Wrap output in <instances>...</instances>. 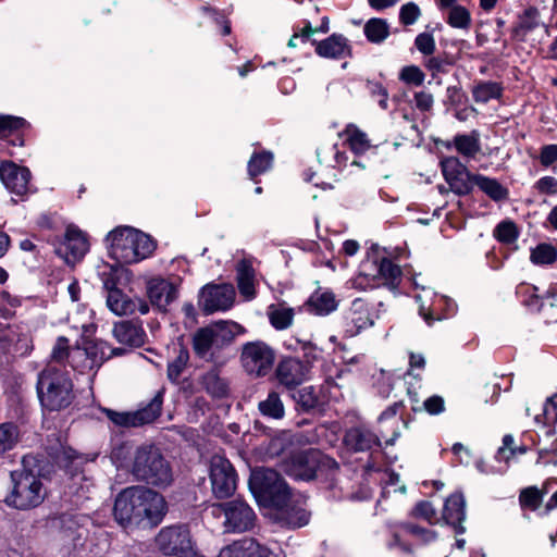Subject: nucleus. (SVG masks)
<instances>
[{
    "mask_svg": "<svg viewBox=\"0 0 557 557\" xmlns=\"http://www.w3.org/2000/svg\"><path fill=\"white\" fill-rule=\"evenodd\" d=\"M168 512L165 498L158 492L140 485L122 490L115 497L113 516L125 530L152 529Z\"/></svg>",
    "mask_w": 557,
    "mask_h": 557,
    "instance_id": "f257e3e1",
    "label": "nucleus"
},
{
    "mask_svg": "<svg viewBox=\"0 0 557 557\" xmlns=\"http://www.w3.org/2000/svg\"><path fill=\"white\" fill-rule=\"evenodd\" d=\"M49 463L36 456H25L22 468L10 474L12 488L5 496L4 503L18 510H28L38 507L47 495L41 482L46 475Z\"/></svg>",
    "mask_w": 557,
    "mask_h": 557,
    "instance_id": "f03ea898",
    "label": "nucleus"
},
{
    "mask_svg": "<svg viewBox=\"0 0 557 557\" xmlns=\"http://www.w3.org/2000/svg\"><path fill=\"white\" fill-rule=\"evenodd\" d=\"M129 472L136 481L161 490L171 486L174 481L170 461L154 445L136 447L132 456Z\"/></svg>",
    "mask_w": 557,
    "mask_h": 557,
    "instance_id": "7ed1b4c3",
    "label": "nucleus"
},
{
    "mask_svg": "<svg viewBox=\"0 0 557 557\" xmlns=\"http://www.w3.org/2000/svg\"><path fill=\"white\" fill-rule=\"evenodd\" d=\"M249 488L257 502L264 507H274L288 513L290 491L278 472L270 468H257L251 471Z\"/></svg>",
    "mask_w": 557,
    "mask_h": 557,
    "instance_id": "20e7f679",
    "label": "nucleus"
},
{
    "mask_svg": "<svg viewBox=\"0 0 557 557\" xmlns=\"http://www.w3.org/2000/svg\"><path fill=\"white\" fill-rule=\"evenodd\" d=\"M37 392L42 407L50 411L66 408L74 399L72 380L51 364L39 374Z\"/></svg>",
    "mask_w": 557,
    "mask_h": 557,
    "instance_id": "39448f33",
    "label": "nucleus"
},
{
    "mask_svg": "<svg viewBox=\"0 0 557 557\" xmlns=\"http://www.w3.org/2000/svg\"><path fill=\"white\" fill-rule=\"evenodd\" d=\"M163 393L159 391L145 406L134 411H117L101 408V412L109 420L111 428L126 430L152 423L162 411Z\"/></svg>",
    "mask_w": 557,
    "mask_h": 557,
    "instance_id": "423d86ee",
    "label": "nucleus"
},
{
    "mask_svg": "<svg viewBox=\"0 0 557 557\" xmlns=\"http://www.w3.org/2000/svg\"><path fill=\"white\" fill-rule=\"evenodd\" d=\"M156 546L165 556L199 557L186 524L162 528L157 534Z\"/></svg>",
    "mask_w": 557,
    "mask_h": 557,
    "instance_id": "0eeeda50",
    "label": "nucleus"
},
{
    "mask_svg": "<svg viewBox=\"0 0 557 557\" xmlns=\"http://www.w3.org/2000/svg\"><path fill=\"white\" fill-rule=\"evenodd\" d=\"M127 350L122 347L113 348L104 341H86L83 347L72 349V368L92 370L99 368L104 360L113 356H122Z\"/></svg>",
    "mask_w": 557,
    "mask_h": 557,
    "instance_id": "6e6552de",
    "label": "nucleus"
},
{
    "mask_svg": "<svg viewBox=\"0 0 557 557\" xmlns=\"http://www.w3.org/2000/svg\"><path fill=\"white\" fill-rule=\"evenodd\" d=\"M433 107L434 97L431 92L425 90L416 91L413 94V99L405 103V106L399 103L393 119L397 120L400 117L403 120L405 125L401 137L404 139L413 141L419 137V128L416 122L417 114L414 111H419L424 117H426V115L433 110Z\"/></svg>",
    "mask_w": 557,
    "mask_h": 557,
    "instance_id": "1a4fd4ad",
    "label": "nucleus"
},
{
    "mask_svg": "<svg viewBox=\"0 0 557 557\" xmlns=\"http://www.w3.org/2000/svg\"><path fill=\"white\" fill-rule=\"evenodd\" d=\"M209 478L215 498L231 497L237 486V474L233 465L224 457L214 455L210 460Z\"/></svg>",
    "mask_w": 557,
    "mask_h": 557,
    "instance_id": "9d476101",
    "label": "nucleus"
},
{
    "mask_svg": "<svg viewBox=\"0 0 557 557\" xmlns=\"http://www.w3.org/2000/svg\"><path fill=\"white\" fill-rule=\"evenodd\" d=\"M322 455L317 449H306L292 454L283 460V472L296 480L309 481L315 478Z\"/></svg>",
    "mask_w": 557,
    "mask_h": 557,
    "instance_id": "9b49d317",
    "label": "nucleus"
},
{
    "mask_svg": "<svg viewBox=\"0 0 557 557\" xmlns=\"http://www.w3.org/2000/svg\"><path fill=\"white\" fill-rule=\"evenodd\" d=\"M103 287L108 292L107 306L117 315H131L136 312L147 314L149 312V304L139 297L132 298L122 289L116 287L114 278L108 277L103 282Z\"/></svg>",
    "mask_w": 557,
    "mask_h": 557,
    "instance_id": "f8f14e48",
    "label": "nucleus"
},
{
    "mask_svg": "<svg viewBox=\"0 0 557 557\" xmlns=\"http://www.w3.org/2000/svg\"><path fill=\"white\" fill-rule=\"evenodd\" d=\"M274 358V350L263 342L247 343L242 350L245 370L256 376L267 375L273 366Z\"/></svg>",
    "mask_w": 557,
    "mask_h": 557,
    "instance_id": "ddd939ff",
    "label": "nucleus"
},
{
    "mask_svg": "<svg viewBox=\"0 0 557 557\" xmlns=\"http://www.w3.org/2000/svg\"><path fill=\"white\" fill-rule=\"evenodd\" d=\"M310 366L296 357L281 359L275 368V379L286 391H294L309 377Z\"/></svg>",
    "mask_w": 557,
    "mask_h": 557,
    "instance_id": "4468645a",
    "label": "nucleus"
},
{
    "mask_svg": "<svg viewBox=\"0 0 557 557\" xmlns=\"http://www.w3.org/2000/svg\"><path fill=\"white\" fill-rule=\"evenodd\" d=\"M235 289L232 284H208L200 290L199 307L207 313L227 310L233 306Z\"/></svg>",
    "mask_w": 557,
    "mask_h": 557,
    "instance_id": "2eb2a0df",
    "label": "nucleus"
},
{
    "mask_svg": "<svg viewBox=\"0 0 557 557\" xmlns=\"http://www.w3.org/2000/svg\"><path fill=\"white\" fill-rule=\"evenodd\" d=\"M225 516L224 527L227 532H245L250 530L256 515L248 504L240 499L219 504Z\"/></svg>",
    "mask_w": 557,
    "mask_h": 557,
    "instance_id": "dca6fc26",
    "label": "nucleus"
},
{
    "mask_svg": "<svg viewBox=\"0 0 557 557\" xmlns=\"http://www.w3.org/2000/svg\"><path fill=\"white\" fill-rule=\"evenodd\" d=\"M135 228L117 227L107 236L111 246V255L123 262H136L135 257Z\"/></svg>",
    "mask_w": 557,
    "mask_h": 557,
    "instance_id": "f3484780",
    "label": "nucleus"
},
{
    "mask_svg": "<svg viewBox=\"0 0 557 557\" xmlns=\"http://www.w3.org/2000/svg\"><path fill=\"white\" fill-rule=\"evenodd\" d=\"M146 294L150 305L160 312H166L168 306L177 298V288L162 277L150 278L146 284Z\"/></svg>",
    "mask_w": 557,
    "mask_h": 557,
    "instance_id": "a211bd4d",
    "label": "nucleus"
},
{
    "mask_svg": "<svg viewBox=\"0 0 557 557\" xmlns=\"http://www.w3.org/2000/svg\"><path fill=\"white\" fill-rule=\"evenodd\" d=\"M49 455L60 468L71 473L72 484L70 488L74 490L79 485V488L83 490L81 482L86 481V478L82 473L84 459L78 456L75 450L64 446H60L58 449L50 451Z\"/></svg>",
    "mask_w": 557,
    "mask_h": 557,
    "instance_id": "6ab92c4d",
    "label": "nucleus"
},
{
    "mask_svg": "<svg viewBox=\"0 0 557 557\" xmlns=\"http://www.w3.org/2000/svg\"><path fill=\"white\" fill-rule=\"evenodd\" d=\"M0 178L11 193L22 196L28 189L30 172L26 168L5 161L0 166Z\"/></svg>",
    "mask_w": 557,
    "mask_h": 557,
    "instance_id": "aec40b11",
    "label": "nucleus"
},
{
    "mask_svg": "<svg viewBox=\"0 0 557 557\" xmlns=\"http://www.w3.org/2000/svg\"><path fill=\"white\" fill-rule=\"evenodd\" d=\"M87 250L88 244L83 233L77 228L67 227L65 239L57 252L64 256L67 263H75L84 257Z\"/></svg>",
    "mask_w": 557,
    "mask_h": 557,
    "instance_id": "412c9836",
    "label": "nucleus"
},
{
    "mask_svg": "<svg viewBox=\"0 0 557 557\" xmlns=\"http://www.w3.org/2000/svg\"><path fill=\"white\" fill-rule=\"evenodd\" d=\"M113 336L115 339L129 347H140L146 342V332L138 320H123L114 323Z\"/></svg>",
    "mask_w": 557,
    "mask_h": 557,
    "instance_id": "4be33fe9",
    "label": "nucleus"
},
{
    "mask_svg": "<svg viewBox=\"0 0 557 557\" xmlns=\"http://www.w3.org/2000/svg\"><path fill=\"white\" fill-rule=\"evenodd\" d=\"M409 535L420 544H429L436 540V532L419 527L414 523L403 524L397 532L394 533L393 541L389 543L391 547H399L404 552H411L410 545L403 541V536Z\"/></svg>",
    "mask_w": 557,
    "mask_h": 557,
    "instance_id": "5701e85b",
    "label": "nucleus"
},
{
    "mask_svg": "<svg viewBox=\"0 0 557 557\" xmlns=\"http://www.w3.org/2000/svg\"><path fill=\"white\" fill-rule=\"evenodd\" d=\"M541 14L536 7H528L517 15V20L511 26L510 35L515 41L523 42L528 35L535 30L541 24Z\"/></svg>",
    "mask_w": 557,
    "mask_h": 557,
    "instance_id": "b1692460",
    "label": "nucleus"
},
{
    "mask_svg": "<svg viewBox=\"0 0 557 557\" xmlns=\"http://www.w3.org/2000/svg\"><path fill=\"white\" fill-rule=\"evenodd\" d=\"M443 519L459 534L466 531L462 522L466 519V500L462 493L451 494L444 504Z\"/></svg>",
    "mask_w": 557,
    "mask_h": 557,
    "instance_id": "393cba45",
    "label": "nucleus"
},
{
    "mask_svg": "<svg viewBox=\"0 0 557 557\" xmlns=\"http://www.w3.org/2000/svg\"><path fill=\"white\" fill-rule=\"evenodd\" d=\"M360 274L372 281V287H379L383 276V256L381 246L372 244L367 251L364 260L360 264Z\"/></svg>",
    "mask_w": 557,
    "mask_h": 557,
    "instance_id": "a878e982",
    "label": "nucleus"
},
{
    "mask_svg": "<svg viewBox=\"0 0 557 557\" xmlns=\"http://www.w3.org/2000/svg\"><path fill=\"white\" fill-rule=\"evenodd\" d=\"M344 444L354 451L371 449L373 445H380L379 437L364 428H351L344 435Z\"/></svg>",
    "mask_w": 557,
    "mask_h": 557,
    "instance_id": "bb28decb",
    "label": "nucleus"
},
{
    "mask_svg": "<svg viewBox=\"0 0 557 557\" xmlns=\"http://www.w3.org/2000/svg\"><path fill=\"white\" fill-rule=\"evenodd\" d=\"M395 251L397 255L392 252L387 253L385 249V287L396 295L398 294L397 288L401 282L403 271L401 265L394 263L393 260H398L403 257L407 258L408 252L401 247L396 248Z\"/></svg>",
    "mask_w": 557,
    "mask_h": 557,
    "instance_id": "cd10ccee",
    "label": "nucleus"
},
{
    "mask_svg": "<svg viewBox=\"0 0 557 557\" xmlns=\"http://www.w3.org/2000/svg\"><path fill=\"white\" fill-rule=\"evenodd\" d=\"M200 384L213 398H224L228 395V381L221 376L218 368H212L201 375Z\"/></svg>",
    "mask_w": 557,
    "mask_h": 557,
    "instance_id": "c85d7f7f",
    "label": "nucleus"
},
{
    "mask_svg": "<svg viewBox=\"0 0 557 557\" xmlns=\"http://www.w3.org/2000/svg\"><path fill=\"white\" fill-rule=\"evenodd\" d=\"M405 406L401 401H396L385 410V424L392 429V437L385 441L386 445H393L400 436L404 429L407 428V421L404 418Z\"/></svg>",
    "mask_w": 557,
    "mask_h": 557,
    "instance_id": "c756f323",
    "label": "nucleus"
},
{
    "mask_svg": "<svg viewBox=\"0 0 557 557\" xmlns=\"http://www.w3.org/2000/svg\"><path fill=\"white\" fill-rule=\"evenodd\" d=\"M473 180L474 185L493 201L499 202L509 198V189L496 178L476 174Z\"/></svg>",
    "mask_w": 557,
    "mask_h": 557,
    "instance_id": "7c9ffc66",
    "label": "nucleus"
},
{
    "mask_svg": "<svg viewBox=\"0 0 557 557\" xmlns=\"http://www.w3.org/2000/svg\"><path fill=\"white\" fill-rule=\"evenodd\" d=\"M504 88L500 83L493 81H478L471 88L474 102L487 103L491 100H498L503 96Z\"/></svg>",
    "mask_w": 557,
    "mask_h": 557,
    "instance_id": "2f4dec72",
    "label": "nucleus"
},
{
    "mask_svg": "<svg viewBox=\"0 0 557 557\" xmlns=\"http://www.w3.org/2000/svg\"><path fill=\"white\" fill-rule=\"evenodd\" d=\"M417 302H419V314L423 318L428 325H432V323L436 320H441L444 317H441L437 313V307L442 304H446L449 309V314L454 312V304L444 296H435V299L432 304L428 305L426 301L423 300L421 295L416 296Z\"/></svg>",
    "mask_w": 557,
    "mask_h": 557,
    "instance_id": "473e14b6",
    "label": "nucleus"
},
{
    "mask_svg": "<svg viewBox=\"0 0 557 557\" xmlns=\"http://www.w3.org/2000/svg\"><path fill=\"white\" fill-rule=\"evenodd\" d=\"M215 339V348L221 349L231 344L235 336L243 332L242 325L235 322L221 321L210 325Z\"/></svg>",
    "mask_w": 557,
    "mask_h": 557,
    "instance_id": "72a5a7b5",
    "label": "nucleus"
},
{
    "mask_svg": "<svg viewBox=\"0 0 557 557\" xmlns=\"http://www.w3.org/2000/svg\"><path fill=\"white\" fill-rule=\"evenodd\" d=\"M454 147L467 159H473L481 150L479 133L473 131L470 134L456 135L454 137Z\"/></svg>",
    "mask_w": 557,
    "mask_h": 557,
    "instance_id": "f704fd0d",
    "label": "nucleus"
},
{
    "mask_svg": "<svg viewBox=\"0 0 557 557\" xmlns=\"http://www.w3.org/2000/svg\"><path fill=\"white\" fill-rule=\"evenodd\" d=\"M292 399L296 404V409L301 412H310L318 407L319 398L313 386L296 387L289 391Z\"/></svg>",
    "mask_w": 557,
    "mask_h": 557,
    "instance_id": "c9c22d12",
    "label": "nucleus"
},
{
    "mask_svg": "<svg viewBox=\"0 0 557 557\" xmlns=\"http://www.w3.org/2000/svg\"><path fill=\"white\" fill-rule=\"evenodd\" d=\"M258 409L262 416L274 420H281L285 416L283 400L276 391H271L265 399L259 401Z\"/></svg>",
    "mask_w": 557,
    "mask_h": 557,
    "instance_id": "e433bc0d",
    "label": "nucleus"
},
{
    "mask_svg": "<svg viewBox=\"0 0 557 557\" xmlns=\"http://www.w3.org/2000/svg\"><path fill=\"white\" fill-rule=\"evenodd\" d=\"M347 49L346 38L342 35H332L317 45L315 51L324 58H341Z\"/></svg>",
    "mask_w": 557,
    "mask_h": 557,
    "instance_id": "4c0bfd02",
    "label": "nucleus"
},
{
    "mask_svg": "<svg viewBox=\"0 0 557 557\" xmlns=\"http://www.w3.org/2000/svg\"><path fill=\"white\" fill-rule=\"evenodd\" d=\"M253 275L251 264L246 260L239 261L237 265V286L239 293L248 299L255 296Z\"/></svg>",
    "mask_w": 557,
    "mask_h": 557,
    "instance_id": "58836bf2",
    "label": "nucleus"
},
{
    "mask_svg": "<svg viewBox=\"0 0 557 557\" xmlns=\"http://www.w3.org/2000/svg\"><path fill=\"white\" fill-rule=\"evenodd\" d=\"M445 22L456 29L468 32L472 24V17L470 11L463 7H454L444 14Z\"/></svg>",
    "mask_w": 557,
    "mask_h": 557,
    "instance_id": "ea45409f",
    "label": "nucleus"
},
{
    "mask_svg": "<svg viewBox=\"0 0 557 557\" xmlns=\"http://www.w3.org/2000/svg\"><path fill=\"white\" fill-rule=\"evenodd\" d=\"M215 348V339L211 326L199 329L193 337V348L198 357L205 358L211 348Z\"/></svg>",
    "mask_w": 557,
    "mask_h": 557,
    "instance_id": "a19ab883",
    "label": "nucleus"
},
{
    "mask_svg": "<svg viewBox=\"0 0 557 557\" xmlns=\"http://www.w3.org/2000/svg\"><path fill=\"white\" fill-rule=\"evenodd\" d=\"M46 527L50 530H58L65 536H71L78 529V523L73 515L61 513L49 517Z\"/></svg>",
    "mask_w": 557,
    "mask_h": 557,
    "instance_id": "79ce46f5",
    "label": "nucleus"
},
{
    "mask_svg": "<svg viewBox=\"0 0 557 557\" xmlns=\"http://www.w3.org/2000/svg\"><path fill=\"white\" fill-rule=\"evenodd\" d=\"M547 485L548 483H545L542 490H539L536 486L523 488L519 495L521 507L533 511L539 509L544 495L548 492Z\"/></svg>",
    "mask_w": 557,
    "mask_h": 557,
    "instance_id": "37998d69",
    "label": "nucleus"
},
{
    "mask_svg": "<svg viewBox=\"0 0 557 557\" xmlns=\"http://www.w3.org/2000/svg\"><path fill=\"white\" fill-rule=\"evenodd\" d=\"M539 288L530 284H520L517 288V295L523 306L530 310H540L543 305V298L537 294Z\"/></svg>",
    "mask_w": 557,
    "mask_h": 557,
    "instance_id": "c03bdc74",
    "label": "nucleus"
},
{
    "mask_svg": "<svg viewBox=\"0 0 557 557\" xmlns=\"http://www.w3.org/2000/svg\"><path fill=\"white\" fill-rule=\"evenodd\" d=\"M493 235L498 242L510 245L518 239L519 231L515 222L505 220L496 225Z\"/></svg>",
    "mask_w": 557,
    "mask_h": 557,
    "instance_id": "a18cd8bd",
    "label": "nucleus"
},
{
    "mask_svg": "<svg viewBox=\"0 0 557 557\" xmlns=\"http://www.w3.org/2000/svg\"><path fill=\"white\" fill-rule=\"evenodd\" d=\"M530 259L539 265L553 264L557 260V250L550 244H540L532 249Z\"/></svg>",
    "mask_w": 557,
    "mask_h": 557,
    "instance_id": "49530a36",
    "label": "nucleus"
},
{
    "mask_svg": "<svg viewBox=\"0 0 557 557\" xmlns=\"http://www.w3.org/2000/svg\"><path fill=\"white\" fill-rule=\"evenodd\" d=\"M134 239H135V248L134 249H135L136 262L141 259L147 258L156 249V244H154L153 239L149 235H147L138 230H135Z\"/></svg>",
    "mask_w": 557,
    "mask_h": 557,
    "instance_id": "de8ad7c7",
    "label": "nucleus"
},
{
    "mask_svg": "<svg viewBox=\"0 0 557 557\" xmlns=\"http://www.w3.org/2000/svg\"><path fill=\"white\" fill-rule=\"evenodd\" d=\"M345 133L347 135V140L350 145V148L356 153H362L370 148V144L366 134L360 132L356 126L348 125Z\"/></svg>",
    "mask_w": 557,
    "mask_h": 557,
    "instance_id": "09e8293b",
    "label": "nucleus"
},
{
    "mask_svg": "<svg viewBox=\"0 0 557 557\" xmlns=\"http://www.w3.org/2000/svg\"><path fill=\"white\" fill-rule=\"evenodd\" d=\"M441 164L442 172L446 182H449L450 180L457 176H467V166L462 164L456 157H448L444 159Z\"/></svg>",
    "mask_w": 557,
    "mask_h": 557,
    "instance_id": "8fccbe9b",
    "label": "nucleus"
},
{
    "mask_svg": "<svg viewBox=\"0 0 557 557\" xmlns=\"http://www.w3.org/2000/svg\"><path fill=\"white\" fill-rule=\"evenodd\" d=\"M410 516L416 519H422L430 524L437 522V513L432 505L428 500L418 502L410 511Z\"/></svg>",
    "mask_w": 557,
    "mask_h": 557,
    "instance_id": "3c124183",
    "label": "nucleus"
},
{
    "mask_svg": "<svg viewBox=\"0 0 557 557\" xmlns=\"http://www.w3.org/2000/svg\"><path fill=\"white\" fill-rule=\"evenodd\" d=\"M294 311L292 308H274L269 311L271 324L276 330H284L292 324Z\"/></svg>",
    "mask_w": 557,
    "mask_h": 557,
    "instance_id": "603ef678",
    "label": "nucleus"
},
{
    "mask_svg": "<svg viewBox=\"0 0 557 557\" xmlns=\"http://www.w3.org/2000/svg\"><path fill=\"white\" fill-rule=\"evenodd\" d=\"M17 428L12 423L0 425V455L13 448L17 442Z\"/></svg>",
    "mask_w": 557,
    "mask_h": 557,
    "instance_id": "864d4df0",
    "label": "nucleus"
},
{
    "mask_svg": "<svg viewBox=\"0 0 557 557\" xmlns=\"http://www.w3.org/2000/svg\"><path fill=\"white\" fill-rule=\"evenodd\" d=\"M272 158L270 152L255 153L248 163L249 175L255 177L265 172L271 166Z\"/></svg>",
    "mask_w": 557,
    "mask_h": 557,
    "instance_id": "5fc2aeb1",
    "label": "nucleus"
},
{
    "mask_svg": "<svg viewBox=\"0 0 557 557\" xmlns=\"http://www.w3.org/2000/svg\"><path fill=\"white\" fill-rule=\"evenodd\" d=\"M476 174H472L471 172L467 171V176L466 175H462V176H457V177H454L453 180H450L448 183V185L450 186L451 190L457 194V195H460V196H465V195H468L472 191V188H473V185H474V180L473 177L475 176Z\"/></svg>",
    "mask_w": 557,
    "mask_h": 557,
    "instance_id": "6e6d98bb",
    "label": "nucleus"
},
{
    "mask_svg": "<svg viewBox=\"0 0 557 557\" xmlns=\"http://www.w3.org/2000/svg\"><path fill=\"white\" fill-rule=\"evenodd\" d=\"M399 79L407 85L419 87L423 84L425 74L417 65H407L401 69Z\"/></svg>",
    "mask_w": 557,
    "mask_h": 557,
    "instance_id": "4d7b16f0",
    "label": "nucleus"
},
{
    "mask_svg": "<svg viewBox=\"0 0 557 557\" xmlns=\"http://www.w3.org/2000/svg\"><path fill=\"white\" fill-rule=\"evenodd\" d=\"M67 359H70V363L72 364V350H70L69 339L64 336H60L52 349L51 361L61 364Z\"/></svg>",
    "mask_w": 557,
    "mask_h": 557,
    "instance_id": "13d9d810",
    "label": "nucleus"
},
{
    "mask_svg": "<svg viewBox=\"0 0 557 557\" xmlns=\"http://www.w3.org/2000/svg\"><path fill=\"white\" fill-rule=\"evenodd\" d=\"M189 356L186 350H181L178 356L168 366V377L172 382H177L184 371Z\"/></svg>",
    "mask_w": 557,
    "mask_h": 557,
    "instance_id": "bf43d9fd",
    "label": "nucleus"
},
{
    "mask_svg": "<svg viewBox=\"0 0 557 557\" xmlns=\"http://www.w3.org/2000/svg\"><path fill=\"white\" fill-rule=\"evenodd\" d=\"M318 313H329L336 307L334 296L331 293H323L318 297H311L308 301Z\"/></svg>",
    "mask_w": 557,
    "mask_h": 557,
    "instance_id": "052dcab7",
    "label": "nucleus"
},
{
    "mask_svg": "<svg viewBox=\"0 0 557 557\" xmlns=\"http://www.w3.org/2000/svg\"><path fill=\"white\" fill-rule=\"evenodd\" d=\"M414 47L424 55H431L436 49L435 39L432 33L423 32L417 35Z\"/></svg>",
    "mask_w": 557,
    "mask_h": 557,
    "instance_id": "680f3d73",
    "label": "nucleus"
},
{
    "mask_svg": "<svg viewBox=\"0 0 557 557\" xmlns=\"http://www.w3.org/2000/svg\"><path fill=\"white\" fill-rule=\"evenodd\" d=\"M245 546L247 557H276L270 548L252 537H245Z\"/></svg>",
    "mask_w": 557,
    "mask_h": 557,
    "instance_id": "e2e57ef3",
    "label": "nucleus"
},
{
    "mask_svg": "<svg viewBox=\"0 0 557 557\" xmlns=\"http://www.w3.org/2000/svg\"><path fill=\"white\" fill-rule=\"evenodd\" d=\"M421 15V10L414 2H408L401 5L399 10V20L401 24L409 26L414 24Z\"/></svg>",
    "mask_w": 557,
    "mask_h": 557,
    "instance_id": "0e129e2a",
    "label": "nucleus"
},
{
    "mask_svg": "<svg viewBox=\"0 0 557 557\" xmlns=\"http://www.w3.org/2000/svg\"><path fill=\"white\" fill-rule=\"evenodd\" d=\"M364 35L371 42H381L383 40V20L371 18L364 25Z\"/></svg>",
    "mask_w": 557,
    "mask_h": 557,
    "instance_id": "69168bd1",
    "label": "nucleus"
},
{
    "mask_svg": "<svg viewBox=\"0 0 557 557\" xmlns=\"http://www.w3.org/2000/svg\"><path fill=\"white\" fill-rule=\"evenodd\" d=\"M557 422V393L547 398L543 406V423L555 424Z\"/></svg>",
    "mask_w": 557,
    "mask_h": 557,
    "instance_id": "338daca9",
    "label": "nucleus"
},
{
    "mask_svg": "<svg viewBox=\"0 0 557 557\" xmlns=\"http://www.w3.org/2000/svg\"><path fill=\"white\" fill-rule=\"evenodd\" d=\"M216 557H247L245 539L223 547Z\"/></svg>",
    "mask_w": 557,
    "mask_h": 557,
    "instance_id": "774afa93",
    "label": "nucleus"
}]
</instances>
